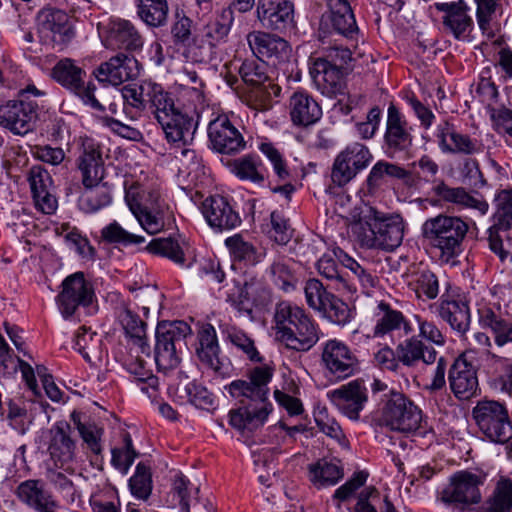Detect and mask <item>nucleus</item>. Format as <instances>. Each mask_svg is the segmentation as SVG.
Returning a JSON list of instances; mask_svg holds the SVG:
<instances>
[{"label":"nucleus","instance_id":"obj_5","mask_svg":"<svg viewBox=\"0 0 512 512\" xmlns=\"http://www.w3.org/2000/svg\"><path fill=\"white\" fill-rule=\"evenodd\" d=\"M365 225L367 229L360 223L363 232L358 233L362 247L391 252L403 241L405 224L399 214H385L370 208Z\"/></svg>","mask_w":512,"mask_h":512},{"label":"nucleus","instance_id":"obj_42","mask_svg":"<svg viewBox=\"0 0 512 512\" xmlns=\"http://www.w3.org/2000/svg\"><path fill=\"white\" fill-rule=\"evenodd\" d=\"M479 512H512V479L499 476Z\"/></svg>","mask_w":512,"mask_h":512},{"label":"nucleus","instance_id":"obj_33","mask_svg":"<svg viewBox=\"0 0 512 512\" xmlns=\"http://www.w3.org/2000/svg\"><path fill=\"white\" fill-rule=\"evenodd\" d=\"M166 140L175 147L188 146L194 139L197 123L193 117L183 113L181 109L170 114L168 119L158 122Z\"/></svg>","mask_w":512,"mask_h":512},{"label":"nucleus","instance_id":"obj_27","mask_svg":"<svg viewBox=\"0 0 512 512\" xmlns=\"http://www.w3.org/2000/svg\"><path fill=\"white\" fill-rule=\"evenodd\" d=\"M48 452L56 466L64 467L76 459L77 445L71 437V426L66 421L56 422L49 431Z\"/></svg>","mask_w":512,"mask_h":512},{"label":"nucleus","instance_id":"obj_14","mask_svg":"<svg viewBox=\"0 0 512 512\" xmlns=\"http://www.w3.org/2000/svg\"><path fill=\"white\" fill-rule=\"evenodd\" d=\"M373 159L369 148L359 142H353L345 147L335 158L332 171V182L343 187L365 170Z\"/></svg>","mask_w":512,"mask_h":512},{"label":"nucleus","instance_id":"obj_35","mask_svg":"<svg viewBox=\"0 0 512 512\" xmlns=\"http://www.w3.org/2000/svg\"><path fill=\"white\" fill-rule=\"evenodd\" d=\"M398 360L407 367H416L420 362L425 365L435 363L437 351L431 345L419 339V336L408 335L396 346Z\"/></svg>","mask_w":512,"mask_h":512},{"label":"nucleus","instance_id":"obj_15","mask_svg":"<svg viewBox=\"0 0 512 512\" xmlns=\"http://www.w3.org/2000/svg\"><path fill=\"white\" fill-rule=\"evenodd\" d=\"M340 56L342 62L350 59L348 49H333L328 58H317L310 67V75L317 89L328 97L336 96L342 89V72L336 62V57Z\"/></svg>","mask_w":512,"mask_h":512},{"label":"nucleus","instance_id":"obj_9","mask_svg":"<svg viewBox=\"0 0 512 512\" xmlns=\"http://www.w3.org/2000/svg\"><path fill=\"white\" fill-rule=\"evenodd\" d=\"M422 411L403 393L391 392L378 418L380 426L392 431L410 433L420 428Z\"/></svg>","mask_w":512,"mask_h":512},{"label":"nucleus","instance_id":"obj_21","mask_svg":"<svg viewBox=\"0 0 512 512\" xmlns=\"http://www.w3.org/2000/svg\"><path fill=\"white\" fill-rule=\"evenodd\" d=\"M332 404L351 420H358L368 401V389L363 380L356 379L327 394Z\"/></svg>","mask_w":512,"mask_h":512},{"label":"nucleus","instance_id":"obj_28","mask_svg":"<svg viewBox=\"0 0 512 512\" xmlns=\"http://www.w3.org/2000/svg\"><path fill=\"white\" fill-rule=\"evenodd\" d=\"M479 324L489 329L495 345L503 350L506 347L512 352V320L505 316L496 305H483L478 308Z\"/></svg>","mask_w":512,"mask_h":512},{"label":"nucleus","instance_id":"obj_45","mask_svg":"<svg viewBox=\"0 0 512 512\" xmlns=\"http://www.w3.org/2000/svg\"><path fill=\"white\" fill-rule=\"evenodd\" d=\"M125 200L133 215L164 205L157 190L140 185L130 186L126 190Z\"/></svg>","mask_w":512,"mask_h":512},{"label":"nucleus","instance_id":"obj_25","mask_svg":"<svg viewBox=\"0 0 512 512\" xmlns=\"http://www.w3.org/2000/svg\"><path fill=\"white\" fill-rule=\"evenodd\" d=\"M373 321V338L391 336L393 332L400 330L403 331L405 336L413 332L412 324L405 315L383 300L377 302L373 310Z\"/></svg>","mask_w":512,"mask_h":512},{"label":"nucleus","instance_id":"obj_30","mask_svg":"<svg viewBox=\"0 0 512 512\" xmlns=\"http://www.w3.org/2000/svg\"><path fill=\"white\" fill-rule=\"evenodd\" d=\"M28 181L37 210L48 215L54 213L57 199L49 172L40 165L33 166L29 171Z\"/></svg>","mask_w":512,"mask_h":512},{"label":"nucleus","instance_id":"obj_53","mask_svg":"<svg viewBox=\"0 0 512 512\" xmlns=\"http://www.w3.org/2000/svg\"><path fill=\"white\" fill-rule=\"evenodd\" d=\"M234 259L244 261L249 265H256L265 257V249L257 248L252 243L245 241L241 235H234L225 240Z\"/></svg>","mask_w":512,"mask_h":512},{"label":"nucleus","instance_id":"obj_8","mask_svg":"<svg viewBox=\"0 0 512 512\" xmlns=\"http://www.w3.org/2000/svg\"><path fill=\"white\" fill-rule=\"evenodd\" d=\"M486 481L483 472L461 470L449 478L447 485L439 493L442 503L461 512L470 510L482 500L480 487Z\"/></svg>","mask_w":512,"mask_h":512},{"label":"nucleus","instance_id":"obj_12","mask_svg":"<svg viewBox=\"0 0 512 512\" xmlns=\"http://www.w3.org/2000/svg\"><path fill=\"white\" fill-rule=\"evenodd\" d=\"M85 74V71L69 58L60 60L52 70L53 78L78 96L83 104L96 111L103 112L104 107L94 94L96 87L92 82L85 83Z\"/></svg>","mask_w":512,"mask_h":512},{"label":"nucleus","instance_id":"obj_41","mask_svg":"<svg viewBox=\"0 0 512 512\" xmlns=\"http://www.w3.org/2000/svg\"><path fill=\"white\" fill-rule=\"evenodd\" d=\"M434 192L445 202L462 208L475 209L481 215H485L489 210V204L485 199L473 196L463 187H450L441 182L434 187Z\"/></svg>","mask_w":512,"mask_h":512},{"label":"nucleus","instance_id":"obj_29","mask_svg":"<svg viewBox=\"0 0 512 512\" xmlns=\"http://www.w3.org/2000/svg\"><path fill=\"white\" fill-rule=\"evenodd\" d=\"M438 316L448 323L450 328L463 337L470 330V308L464 299L450 295H442L436 304Z\"/></svg>","mask_w":512,"mask_h":512},{"label":"nucleus","instance_id":"obj_11","mask_svg":"<svg viewBox=\"0 0 512 512\" xmlns=\"http://www.w3.org/2000/svg\"><path fill=\"white\" fill-rule=\"evenodd\" d=\"M61 287L56 304L65 319L74 316L80 308L90 307L96 301L93 284L85 278L83 272L67 276Z\"/></svg>","mask_w":512,"mask_h":512},{"label":"nucleus","instance_id":"obj_32","mask_svg":"<svg viewBox=\"0 0 512 512\" xmlns=\"http://www.w3.org/2000/svg\"><path fill=\"white\" fill-rule=\"evenodd\" d=\"M202 212L208 224L220 231L233 229L241 223L239 214L226 198L219 195L205 199Z\"/></svg>","mask_w":512,"mask_h":512},{"label":"nucleus","instance_id":"obj_54","mask_svg":"<svg viewBox=\"0 0 512 512\" xmlns=\"http://www.w3.org/2000/svg\"><path fill=\"white\" fill-rule=\"evenodd\" d=\"M310 480L317 488L337 484L344 476L342 467L334 462L319 460L309 468Z\"/></svg>","mask_w":512,"mask_h":512},{"label":"nucleus","instance_id":"obj_24","mask_svg":"<svg viewBox=\"0 0 512 512\" xmlns=\"http://www.w3.org/2000/svg\"><path fill=\"white\" fill-rule=\"evenodd\" d=\"M256 15L263 28L283 32L293 25L294 5L288 0H258Z\"/></svg>","mask_w":512,"mask_h":512},{"label":"nucleus","instance_id":"obj_38","mask_svg":"<svg viewBox=\"0 0 512 512\" xmlns=\"http://www.w3.org/2000/svg\"><path fill=\"white\" fill-rule=\"evenodd\" d=\"M199 347L197 355L199 360L207 368L219 375H225L227 365L219 358V344L216 330L211 324H206L198 333Z\"/></svg>","mask_w":512,"mask_h":512},{"label":"nucleus","instance_id":"obj_55","mask_svg":"<svg viewBox=\"0 0 512 512\" xmlns=\"http://www.w3.org/2000/svg\"><path fill=\"white\" fill-rule=\"evenodd\" d=\"M100 238L107 244L124 247L145 242L143 236L130 233L115 220L101 229Z\"/></svg>","mask_w":512,"mask_h":512},{"label":"nucleus","instance_id":"obj_26","mask_svg":"<svg viewBox=\"0 0 512 512\" xmlns=\"http://www.w3.org/2000/svg\"><path fill=\"white\" fill-rule=\"evenodd\" d=\"M39 19V33L45 43L62 48L74 37L69 16L64 11L46 10Z\"/></svg>","mask_w":512,"mask_h":512},{"label":"nucleus","instance_id":"obj_2","mask_svg":"<svg viewBox=\"0 0 512 512\" xmlns=\"http://www.w3.org/2000/svg\"><path fill=\"white\" fill-rule=\"evenodd\" d=\"M274 322L277 339L287 348L307 352L320 340V329L306 311L290 302L276 305Z\"/></svg>","mask_w":512,"mask_h":512},{"label":"nucleus","instance_id":"obj_17","mask_svg":"<svg viewBox=\"0 0 512 512\" xmlns=\"http://www.w3.org/2000/svg\"><path fill=\"white\" fill-rule=\"evenodd\" d=\"M321 360L326 370L338 380L349 378L360 369L356 354L344 342L337 339L324 343Z\"/></svg>","mask_w":512,"mask_h":512},{"label":"nucleus","instance_id":"obj_34","mask_svg":"<svg viewBox=\"0 0 512 512\" xmlns=\"http://www.w3.org/2000/svg\"><path fill=\"white\" fill-rule=\"evenodd\" d=\"M107 41L111 47L129 51L140 50L144 39L134 23L122 18H111L108 23Z\"/></svg>","mask_w":512,"mask_h":512},{"label":"nucleus","instance_id":"obj_58","mask_svg":"<svg viewBox=\"0 0 512 512\" xmlns=\"http://www.w3.org/2000/svg\"><path fill=\"white\" fill-rule=\"evenodd\" d=\"M496 211L493 215V225L503 232L512 227V189H503L495 195Z\"/></svg>","mask_w":512,"mask_h":512},{"label":"nucleus","instance_id":"obj_37","mask_svg":"<svg viewBox=\"0 0 512 512\" xmlns=\"http://www.w3.org/2000/svg\"><path fill=\"white\" fill-rule=\"evenodd\" d=\"M20 501L36 512H56L59 508L51 493L39 480H26L16 490Z\"/></svg>","mask_w":512,"mask_h":512},{"label":"nucleus","instance_id":"obj_52","mask_svg":"<svg viewBox=\"0 0 512 512\" xmlns=\"http://www.w3.org/2000/svg\"><path fill=\"white\" fill-rule=\"evenodd\" d=\"M223 339L242 352L251 361H260L259 352L254 340L243 330L230 324H220Z\"/></svg>","mask_w":512,"mask_h":512},{"label":"nucleus","instance_id":"obj_39","mask_svg":"<svg viewBox=\"0 0 512 512\" xmlns=\"http://www.w3.org/2000/svg\"><path fill=\"white\" fill-rule=\"evenodd\" d=\"M290 117L294 125L307 127L318 122L322 109L318 102L306 92H295L289 102Z\"/></svg>","mask_w":512,"mask_h":512},{"label":"nucleus","instance_id":"obj_51","mask_svg":"<svg viewBox=\"0 0 512 512\" xmlns=\"http://www.w3.org/2000/svg\"><path fill=\"white\" fill-rule=\"evenodd\" d=\"M231 166L232 172L242 181L262 184L265 180V169L256 155L248 154L237 158Z\"/></svg>","mask_w":512,"mask_h":512},{"label":"nucleus","instance_id":"obj_3","mask_svg":"<svg viewBox=\"0 0 512 512\" xmlns=\"http://www.w3.org/2000/svg\"><path fill=\"white\" fill-rule=\"evenodd\" d=\"M121 94L124 111L131 119H138L149 112L159 122L168 119L170 114L180 109L175 104L174 95L151 79L125 85L121 89Z\"/></svg>","mask_w":512,"mask_h":512},{"label":"nucleus","instance_id":"obj_46","mask_svg":"<svg viewBox=\"0 0 512 512\" xmlns=\"http://www.w3.org/2000/svg\"><path fill=\"white\" fill-rule=\"evenodd\" d=\"M70 419L88 449L95 455L101 454L103 428L96 424L95 421L84 418L82 413L78 411H73L70 415Z\"/></svg>","mask_w":512,"mask_h":512},{"label":"nucleus","instance_id":"obj_56","mask_svg":"<svg viewBox=\"0 0 512 512\" xmlns=\"http://www.w3.org/2000/svg\"><path fill=\"white\" fill-rule=\"evenodd\" d=\"M146 250L151 254L168 258L177 265L185 266L184 251L172 237L155 238L148 243Z\"/></svg>","mask_w":512,"mask_h":512},{"label":"nucleus","instance_id":"obj_20","mask_svg":"<svg viewBox=\"0 0 512 512\" xmlns=\"http://www.w3.org/2000/svg\"><path fill=\"white\" fill-rule=\"evenodd\" d=\"M247 42L259 60L274 66L287 62L291 55L289 43L274 34L252 31L247 35Z\"/></svg>","mask_w":512,"mask_h":512},{"label":"nucleus","instance_id":"obj_7","mask_svg":"<svg viewBox=\"0 0 512 512\" xmlns=\"http://www.w3.org/2000/svg\"><path fill=\"white\" fill-rule=\"evenodd\" d=\"M190 334L191 328L184 321H163L157 325L154 357L159 371L167 373L179 366L181 349Z\"/></svg>","mask_w":512,"mask_h":512},{"label":"nucleus","instance_id":"obj_50","mask_svg":"<svg viewBox=\"0 0 512 512\" xmlns=\"http://www.w3.org/2000/svg\"><path fill=\"white\" fill-rule=\"evenodd\" d=\"M317 269L321 276L333 283V288L342 293H356V285L348 280L338 269L337 261L333 256L325 254L317 262Z\"/></svg>","mask_w":512,"mask_h":512},{"label":"nucleus","instance_id":"obj_18","mask_svg":"<svg viewBox=\"0 0 512 512\" xmlns=\"http://www.w3.org/2000/svg\"><path fill=\"white\" fill-rule=\"evenodd\" d=\"M239 74L243 82L252 87L250 97L259 101V106L264 108L272 96H278L281 88L271 82L267 75V64L257 60H245L240 68Z\"/></svg>","mask_w":512,"mask_h":512},{"label":"nucleus","instance_id":"obj_1","mask_svg":"<svg viewBox=\"0 0 512 512\" xmlns=\"http://www.w3.org/2000/svg\"><path fill=\"white\" fill-rule=\"evenodd\" d=\"M272 376L271 367L259 366L249 372L248 380H235L225 387L242 405L229 413V423L234 429L251 433L264 425L272 411V404L267 402Z\"/></svg>","mask_w":512,"mask_h":512},{"label":"nucleus","instance_id":"obj_36","mask_svg":"<svg viewBox=\"0 0 512 512\" xmlns=\"http://www.w3.org/2000/svg\"><path fill=\"white\" fill-rule=\"evenodd\" d=\"M78 168L82 174L85 187L96 186L103 178V160L99 145L92 139L82 143V153L78 159Z\"/></svg>","mask_w":512,"mask_h":512},{"label":"nucleus","instance_id":"obj_60","mask_svg":"<svg viewBox=\"0 0 512 512\" xmlns=\"http://www.w3.org/2000/svg\"><path fill=\"white\" fill-rule=\"evenodd\" d=\"M233 23V11L224 9L222 12L205 27V36L213 46L223 41L229 34Z\"/></svg>","mask_w":512,"mask_h":512},{"label":"nucleus","instance_id":"obj_4","mask_svg":"<svg viewBox=\"0 0 512 512\" xmlns=\"http://www.w3.org/2000/svg\"><path fill=\"white\" fill-rule=\"evenodd\" d=\"M468 230V223L461 217L446 214L426 219L421 227L423 239L445 263L453 261L463 252Z\"/></svg>","mask_w":512,"mask_h":512},{"label":"nucleus","instance_id":"obj_44","mask_svg":"<svg viewBox=\"0 0 512 512\" xmlns=\"http://www.w3.org/2000/svg\"><path fill=\"white\" fill-rule=\"evenodd\" d=\"M333 28L345 37L352 38L358 32L353 10L348 0H328Z\"/></svg>","mask_w":512,"mask_h":512},{"label":"nucleus","instance_id":"obj_13","mask_svg":"<svg viewBox=\"0 0 512 512\" xmlns=\"http://www.w3.org/2000/svg\"><path fill=\"white\" fill-rule=\"evenodd\" d=\"M413 140V127L409 125L399 109L394 104H390L382 145L384 153L389 158L408 155L413 147Z\"/></svg>","mask_w":512,"mask_h":512},{"label":"nucleus","instance_id":"obj_59","mask_svg":"<svg viewBox=\"0 0 512 512\" xmlns=\"http://www.w3.org/2000/svg\"><path fill=\"white\" fill-rule=\"evenodd\" d=\"M128 485L134 497L143 501L148 500L153 489L150 468L142 462L138 463Z\"/></svg>","mask_w":512,"mask_h":512},{"label":"nucleus","instance_id":"obj_49","mask_svg":"<svg viewBox=\"0 0 512 512\" xmlns=\"http://www.w3.org/2000/svg\"><path fill=\"white\" fill-rule=\"evenodd\" d=\"M74 347L89 363L101 361L103 358L104 351L101 336L85 327L78 330Z\"/></svg>","mask_w":512,"mask_h":512},{"label":"nucleus","instance_id":"obj_22","mask_svg":"<svg viewBox=\"0 0 512 512\" xmlns=\"http://www.w3.org/2000/svg\"><path fill=\"white\" fill-rule=\"evenodd\" d=\"M140 63L132 56L118 53L108 61L101 63L94 71L99 82L119 86L122 83L136 79L140 75Z\"/></svg>","mask_w":512,"mask_h":512},{"label":"nucleus","instance_id":"obj_31","mask_svg":"<svg viewBox=\"0 0 512 512\" xmlns=\"http://www.w3.org/2000/svg\"><path fill=\"white\" fill-rule=\"evenodd\" d=\"M436 137L443 153L474 155L479 153L482 148L477 139L460 133L448 121H444L437 126Z\"/></svg>","mask_w":512,"mask_h":512},{"label":"nucleus","instance_id":"obj_40","mask_svg":"<svg viewBox=\"0 0 512 512\" xmlns=\"http://www.w3.org/2000/svg\"><path fill=\"white\" fill-rule=\"evenodd\" d=\"M118 318L126 334L130 337L132 345L137 346L138 350L149 357L150 346L147 343L146 323L126 303L119 306Z\"/></svg>","mask_w":512,"mask_h":512},{"label":"nucleus","instance_id":"obj_64","mask_svg":"<svg viewBox=\"0 0 512 512\" xmlns=\"http://www.w3.org/2000/svg\"><path fill=\"white\" fill-rule=\"evenodd\" d=\"M488 244L491 251L499 256L501 261L510 258L512 261V237L498 227H489Z\"/></svg>","mask_w":512,"mask_h":512},{"label":"nucleus","instance_id":"obj_16","mask_svg":"<svg viewBox=\"0 0 512 512\" xmlns=\"http://www.w3.org/2000/svg\"><path fill=\"white\" fill-rule=\"evenodd\" d=\"M36 101L17 99L0 102V126L15 135H25L33 130L38 118Z\"/></svg>","mask_w":512,"mask_h":512},{"label":"nucleus","instance_id":"obj_63","mask_svg":"<svg viewBox=\"0 0 512 512\" xmlns=\"http://www.w3.org/2000/svg\"><path fill=\"white\" fill-rule=\"evenodd\" d=\"M326 304L320 314L330 322L344 326L354 318L353 310L337 296L331 297L330 301Z\"/></svg>","mask_w":512,"mask_h":512},{"label":"nucleus","instance_id":"obj_48","mask_svg":"<svg viewBox=\"0 0 512 512\" xmlns=\"http://www.w3.org/2000/svg\"><path fill=\"white\" fill-rule=\"evenodd\" d=\"M294 261L286 255H276L266 272L272 281L284 291L294 288L297 281L294 271Z\"/></svg>","mask_w":512,"mask_h":512},{"label":"nucleus","instance_id":"obj_43","mask_svg":"<svg viewBox=\"0 0 512 512\" xmlns=\"http://www.w3.org/2000/svg\"><path fill=\"white\" fill-rule=\"evenodd\" d=\"M334 255L344 267L351 271L352 275H346V278L355 283L356 292L360 289L364 294L368 295L376 287L377 277L355 259L341 249L335 250Z\"/></svg>","mask_w":512,"mask_h":512},{"label":"nucleus","instance_id":"obj_61","mask_svg":"<svg viewBox=\"0 0 512 512\" xmlns=\"http://www.w3.org/2000/svg\"><path fill=\"white\" fill-rule=\"evenodd\" d=\"M367 478V472H355L349 480L335 490L332 501L340 512H342L341 504L354 498L357 491L366 483Z\"/></svg>","mask_w":512,"mask_h":512},{"label":"nucleus","instance_id":"obj_23","mask_svg":"<svg viewBox=\"0 0 512 512\" xmlns=\"http://www.w3.org/2000/svg\"><path fill=\"white\" fill-rule=\"evenodd\" d=\"M450 389L459 400H469L476 396L479 385L477 371L474 365L463 353L451 365L448 373Z\"/></svg>","mask_w":512,"mask_h":512},{"label":"nucleus","instance_id":"obj_19","mask_svg":"<svg viewBox=\"0 0 512 512\" xmlns=\"http://www.w3.org/2000/svg\"><path fill=\"white\" fill-rule=\"evenodd\" d=\"M436 10L443 12L442 24L448 33L456 40L470 41L474 30V20L470 14V7L464 0L452 2H436Z\"/></svg>","mask_w":512,"mask_h":512},{"label":"nucleus","instance_id":"obj_6","mask_svg":"<svg viewBox=\"0 0 512 512\" xmlns=\"http://www.w3.org/2000/svg\"><path fill=\"white\" fill-rule=\"evenodd\" d=\"M472 418L485 439L505 444L512 439V418L505 403L483 399L472 409Z\"/></svg>","mask_w":512,"mask_h":512},{"label":"nucleus","instance_id":"obj_10","mask_svg":"<svg viewBox=\"0 0 512 512\" xmlns=\"http://www.w3.org/2000/svg\"><path fill=\"white\" fill-rule=\"evenodd\" d=\"M207 136L209 147L219 154L236 155L247 146L240 126L226 113H218L209 121Z\"/></svg>","mask_w":512,"mask_h":512},{"label":"nucleus","instance_id":"obj_47","mask_svg":"<svg viewBox=\"0 0 512 512\" xmlns=\"http://www.w3.org/2000/svg\"><path fill=\"white\" fill-rule=\"evenodd\" d=\"M137 16L148 26H164L168 20L167 0H135Z\"/></svg>","mask_w":512,"mask_h":512},{"label":"nucleus","instance_id":"obj_62","mask_svg":"<svg viewBox=\"0 0 512 512\" xmlns=\"http://www.w3.org/2000/svg\"><path fill=\"white\" fill-rule=\"evenodd\" d=\"M305 299L308 306L317 311L321 312L334 296V294L328 292L322 282L318 279H309L304 286Z\"/></svg>","mask_w":512,"mask_h":512},{"label":"nucleus","instance_id":"obj_57","mask_svg":"<svg viewBox=\"0 0 512 512\" xmlns=\"http://www.w3.org/2000/svg\"><path fill=\"white\" fill-rule=\"evenodd\" d=\"M86 190L79 198V207L86 213H94L111 203V194L107 187L96 186L85 187Z\"/></svg>","mask_w":512,"mask_h":512}]
</instances>
